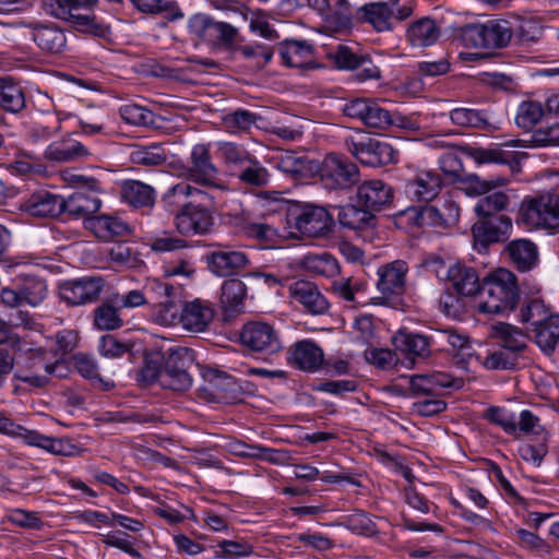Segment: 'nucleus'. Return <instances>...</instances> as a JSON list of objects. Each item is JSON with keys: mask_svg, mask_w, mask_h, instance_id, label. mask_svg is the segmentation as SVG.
<instances>
[{"mask_svg": "<svg viewBox=\"0 0 559 559\" xmlns=\"http://www.w3.org/2000/svg\"><path fill=\"white\" fill-rule=\"evenodd\" d=\"M63 198L41 190L26 199L21 207L33 216L55 217L63 213Z\"/></svg>", "mask_w": 559, "mask_h": 559, "instance_id": "nucleus-25", "label": "nucleus"}, {"mask_svg": "<svg viewBox=\"0 0 559 559\" xmlns=\"http://www.w3.org/2000/svg\"><path fill=\"white\" fill-rule=\"evenodd\" d=\"M287 223L302 236L321 237L329 233L333 219L324 207L308 203L290 207Z\"/></svg>", "mask_w": 559, "mask_h": 559, "instance_id": "nucleus-6", "label": "nucleus"}, {"mask_svg": "<svg viewBox=\"0 0 559 559\" xmlns=\"http://www.w3.org/2000/svg\"><path fill=\"white\" fill-rule=\"evenodd\" d=\"M433 342V336L402 331L397 332L393 337V343L397 350L420 358H426L430 355V347Z\"/></svg>", "mask_w": 559, "mask_h": 559, "instance_id": "nucleus-30", "label": "nucleus"}, {"mask_svg": "<svg viewBox=\"0 0 559 559\" xmlns=\"http://www.w3.org/2000/svg\"><path fill=\"white\" fill-rule=\"evenodd\" d=\"M129 157L133 164L142 166H158L167 159L164 147L158 143L147 146L135 145L132 147Z\"/></svg>", "mask_w": 559, "mask_h": 559, "instance_id": "nucleus-44", "label": "nucleus"}, {"mask_svg": "<svg viewBox=\"0 0 559 559\" xmlns=\"http://www.w3.org/2000/svg\"><path fill=\"white\" fill-rule=\"evenodd\" d=\"M439 29L433 20L424 17L413 23L407 29V38L413 46L426 47L435 44Z\"/></svg>", "mask_w": 559, "mask_h": 559, "instance_id": "nucleus-40", "label": "nucleus"}, {"mask_svg": "<svg viewBox=\"0 0 559 559\" xmlns=\"http://www.w3.org/2000/svg\"><path fill=\"white\" fill-rule=\"evenodd\" d=\"M109 259L116 265L126 269H136L142 261L134 250L126 243H117L110 249Z\"/></svg>", "mask_w": 559, "mask_h": 559, "instance_id": "nucleus-59", "label": "nucleus"}, {"mask_svg": "<svg viewBox=\"0 0 559 559\" xmlns=\"http://www.w3.org/2000/svg\"><path fill=\"white\" fill-rule=\"evenodd\" d=\"M518 426V438H520L521 433L532 435L536 437H540L542 440L547 439V431L540 425L539 418L535 416L531 411L524 409L520 413Z\"/></svg>", "mask_w": 559, "mask_h": 559, "instance_id": "nucleus-61", "label": "nucleus"}, {"mask_svg": "<svg viewBox=\"0 0 559 559\" xmlns=\"http://www.w3.org/2000/svg\"><path fill=\"white\" fill-rule=\"evenodd\" d=\"M512 35L513 32L507 21H489L464 26L460 38L465 47L498 49L507 46Z\"/></svg>", "mask_w": 559, "mask_h": 559, "instance_id": "nucleus-4", "label": "nucleus"}, {"mask_svg": "<svg viewBox=\"0 0 559 559\" xmlns=\"http://www.w3.org/2000/svg\"><path fill=\"white\" fill-rule=\"evenodd\" d=\"M545 117L544 106L539 102H523L519 106L515 117L516 124L525 130H531Z\"/></svg>", "mask_w": 559, "mask_h": 559, "instance_id": "nucleus-50", "label": "nucleus"}, {"mask_svg": "<svg viewBox=\"0 0 559 559\" xmlns=\"http://www.w3.org/2000/svg\"><path fill=\"white\" fill-rule=\"evenodd\" d=\"M118 294L103 301L94 309V326L100 331H114L123 325V319L119 314L120 306H117Z\"/></svg>", "mask_w": 559, "mask_h": 559, "instance_id": "nucleus-35", "label": "nucleus"}, {"mask_svg": "<svg viewBox=\"0 0 559 559\" xmlns=\"http://www.w3.org/2000/svg\"><path fill=\"white\" fill-rule=\"evenodd\" d=\"M245 59L251 60L258 69L267 64L273 57V49L271 46L264 44H252L239 46L236 49Z\"/></svg>", "mask_w": 559, "mask_h": 559, "instance_id": "nucleus-57", "label": "nucleus"}, {"mask_svg": "<svg viewBox=\"0 0 559 559\" xmlns=\"http://www.w3.org/2000/svg\"><path fill=\"white\" fill-rule=\"evenodd\" d=\"M19 438H22L29 445L41 448L55 455L78 456L83 452L80 447L72 443L69 439L44 436L24 427L21 428Z\"/></svg>", "mask_w": 559, "mask_h": 559, "instance_id": "nucleus-17", "label": "nucleus"}, {"mask_svg": "<svg viewBox=\"0 0 559 559\" xmlns=\"http://www.w3.org/2000/svg\"><path fill=\"white\" fill-rule=\"evenodd\" d=\"M213 318L214 309L211 302L197 298L182 305L179 323L188 332L200 333L206 330Z\"/></svg>", "mask_w": 559, "mask_h": 559, "instance_id": "nucleus-14", "label": "nucleus"}, {"mask_svg": "<svg viewBox=\"0 0 559 559\" xmlns=\"http://www.w3.org/2000/svg\"><path fill=\"white\" fill-rule=\"evenodd\" d=\"M178 301L179 296L157 302L153 311V320L164 326H174L178 324L180 316L178 314Z\"/></svg>", "mask_w": 559, "mask_h": 559, "instance_id": "nucleus-54", "label": "nucleus"}, {"mask_svg": "<svg viewBox=\"0 0 559 559\" xmlns=\"http://www.w3.org/2000/svg\"><path fill=\"white\" fill-rule=\"evenodd\" d=\"M273 162L277 169L293 178L306 177L313 169L312 162L309 158L293 151L280 153L273 157Z\"/></svg>", "mask_w": 559, "mask_h": 559, "instance_id": "nucleus-36", "label": "nucleus"}, {"mask_svg": "<svg viewBox=\"0 0 559 559\" xmlns=\"http://www.w3.org/2000/svg\"><path fill=\"white\" fill-rule=\"evenodd\" d=\"M121 118L134 126H151L154 123L152 111L136 104H126L119 109Z\"/></svg>", "mask_w": 559, "mask_h": 559, "instance_id": "nucleus-58", "label": "nucleus"}, {"mask_svg": "<svg viewBox=\"0 0 559 559\" xmlns=\"http://www.w3.org/2000/svg\"><path fill=\"white\" fill-rule=\"evenodd\" d=\"M362 123L369 128L384 130L394 123V119L390 110L370 100Z\"/></svg>", "mask_w": 559, "mask_h": 559, "instance_id": "nucleus-55", "label": "nucleus"}, {"mask_svg": "<svg viewBox=\"0 0 559 559\" xmlns=\"http://www.w3.org/2000/svg\"><path fill=\"white\" fill-rule=\"evenodd\" d=\"M357 202L371 213L381 211L393 200L391 187L380 179L364 181L357 189Z\"/></svg>", "mask_w": 559, "mask_h": 559, "instance_id": "nucleus-16", "label": "nucleus"}, {"mask_svg": "<svg viewBox=\"0 0 559 559\" xmlns=\"http://www.w3.org/2000/svg\"><path fill=\"white\" fill-rule=\"evenodd\" d=\"M210 33L209 44L229 48L236 40L238 29L231 24L214 20Z\"/></svg>", "mask_w": 559, "mask_h": 559, "instance_id": "nucleus-56", "label": "nucleus"}, {"mask_svg": "<svg viewBox=\"0 0 559 559\" xmlns=\"http://www.w3.org/2000/svg\"><path fill=\"white\" fill-rule=\"evenodd\" d=\"M519 356L514 352L501 348L488 355L483 365L489 370H511L518 365Z\"/></svg>", "mask_w": 559, "mask_h": 559, "instance_id": "nucleus-60", "label": "nucleus"}, {"mask_svg": "<svg viewBox=\"0 0 559 559\" xmlns=\"http://www.w3.org/2000/svg\"><path fill=\"white\" fill-rule=\"evenodd\" d=\"M348 152L361 164L380 167L394 162L395 151L388 142L366 139L359 142H346Z\"/></svg>", "mask_w": 559, "mask_h": 559, "instance_id": "nucleus-10", "label": "nucleus"}, {"mask_svg": "<svg viewBox=\"0 0 559 559\" xmlns=\"http://www.w3.org/2000/svg\"><path fill=\"white\" fill-rule=\"evenodd\" d=\"M319 176L323 187L331 191L349 190L360 181L357 165L335 153H330L323 158Z\"/></svg>", "mask_w": 559, "mask_h": 559, "instance_id": "nucleus-5", "label": "nucleus"}, {"mask_svg": "<svg viewBox=\"0 0 559 559\" xmlns=\"http://www.w3.org/2000/svg\"><path fill=\"white\" fill-rule=\"evenodd\" d=\"M555 314L556 313L550 312L544 301L533 299L521 308L519 317L523 324L528 325L527 333H530L531 330H534L536 326H540L545 320Z\"/></svg>", "mask_w": 559, "mask_h": 559, "instance_id": "nucleus-45", "label": "nucleus"}, {"mask_svg": "<svg viewBox=\"0 0 559 559\" xmlns=\"http://www.w3.org/2000/svg\"><path fill=\"white\" fill-rule=\"evenodd\" d=\"M397 0L370 2L358 9V19L370 24L377 32H389L394 28L393 10Z\"/></svg>", "mask_w": 559, "mask_h": 559, "instance_id": "nucleus-18", "label": "nucleus"}, {"mask_svg": "<svg viewBox=\"0 0 559 559\" xmlns=\"http://www.w3.org/2000/svg\"><path fill=\"white\" fill-rule=\"evenodd\" d=\"M105 286L99 276H84L62 283L59 286V296L68 305L82 306L98 299Z\"/></svg>", "mask_w": 559, "mask_h": 559, "instance_id": "nucleus-8", "label": "nucleus"}, {"mask_svg": "<svg viewBox=\"0 0 559 559\" xmlns=\"http://www.w3.org/2000/svg\"><path fill=\"white\" fill-rule=\"evenodd\" d=\"M121 199L134 207L152 206L155 202L154 189L138 180H127L121 185Z\"/></svg>", "mask_w": 559, "mask_h": 559, "instance_id": "nucleus-37", "label": "nucleus"}, {"mask_svg": "<svg viewBox=\"0 0 559 559\" xmlns=\"http://www.w3.org/2000/svg\"><path fill=\"white\" fill-rule=\"evenodd\" d=\"M509 145L506 143L499 147L489 148L467 145L462 147V152L478 165L507 164L514 168L520 165V157L519 153L504 148Z\"/></svg>", "mask_w": 559, "mask_h": 559, "instance_id": "nucleus-22", "label": "nucleus"}, {"mask_svg": "<svg viewBox=\"0 0 559 559\" xmlns=\"http://www.w3.org/2000/svg\"><path fill=\"white\" fill-rule=\"evenodd\" d=\"M288 354V360L294 367L308 372L317 371L324 360L322 349L308 340L295 343Z\"/></svg>", "mask_w": 559, "mask_h": 559, "instance_id": "nucleus-21", "label": "nucleus"}, {"mask_svg": "<svg viewBox=\"0 0 559 559\" xmlns=\"http://www.w3.org/2000/svg\"><path fill=\"white\" fill-rule=\"evenodd\" d=\"M459 218V207L453 202H445L442 209L424 206L416 214V224L420 227L447 228Z\"/></svg>", "mask_w": 559, "mask_h": 559, "instance_id": "nucleus-26", "label": "nucleus"}, {"mask_svg": "<svg viewBox=\"0 0 559 559\" xmlns=\"http://www.w3.org/2000/svg\"><path fill=\"white\" fill-rule=\"evenodd\" d=\"M41 7L48 15L72 23L81 32H91L95 28L94 16L90 13L73 15L71 9H64L55 0H41Z\"/></svg>", "mask_w": 559, "mask_h": 559, "instance_id": "nucleus-32", "label": "nucleus"}, {"mask_svg": "<svg viewBox=\"0 0 559 559\" xmlns=\"http://www.w3.org/2000/svg\"><path fill=\"white\" fill-rule=\"evenodd\" d=\"M472 233L474 240L484 247L490 243L507 241L512 234L513 223L511 217L501 215L478 216Z\"/></svg>", "mask_w": 559, "mask_h": 559, "instance_id": "nucleus-11", "label": "nucleus"}, {"mask_svg": "<svg viewBox=\"0 0 559 559\" xmlns=\"http://www.w3.org/2000/svg\"><path fill=\"white\" fill-rule=\"evenodd\" d=\"M190 158L189 177L202 185H213L217 169L211 160L209 146L205 144L194 145Z\"/></svg>", "mask_w": 559, "mask_h": 559, "instance_id": "nucleus-27", "label": "nucleus"}, {"mask_svg": "<svg viewBox=\"0 0 559 559\" xmlns=\"http://www.w3.org/2000/svg\"><path fill=\"white\" fill-rule=\"evenodd\" d=\"M439 277L448 281L455 293L460 296L469 297L480 289L479 276L476 270L460 262L447 266L440 263L436 270Z\"/></svg>", "mask_w": 559, "mask_h": 559, "instance_id": "nucleus-12", "label": "nucleus"}, {"mask_svg": "<svg viewBox=\"0 0 559 559\" xmlns=\"http://www.w3.org/2000/svg\"><path fill=\"white\" fill-rule=\"evenodd\" d=\"M337 221L346 228L360 230L373 227L376 216L365 206L348 204L338 209Z\"/></svg>", "mask_w": 559, "mask_h": 559, "instance_id": "nucleus-34", "label": "nucleus"}, {"mask_svg": "<svg viewBox=\"0 0 559 559\" xmlns=\"http://www.w3.org/2000/svg\"><path fill=\"white\" fill-rule=\"evenodd\" d=\"M247 287L245 283L238 278H231L224 282L222 286L221 301L233 311H237L242 305L246 296Z\"/></svg>", "mask_w": 559, "mask_h": 559, "instance_id": "nucleus-51", "label": "nucleus"}, {"mask_svg": "<svg viewBox=\"0 0 559 559\" xmlns=\"http://www.w3.org/2000/svg\"><path fill=\"white\" fill-rule=\"evenodd\" d=\"M528 334H532L535 343L544 353H552L559 342V314L556 313L545 320L540 326L531 330Z\"/></svg>", "mask_w": 559, "mask_h": 559, "instance_id": "nucleus-39", "label": "nucleus"}, {"mask_svg": "<svg viewBox=\"0 0 559 559\" xmlns=\"http://www.w3.org/2000/svg\"><path fill=\"white\" fill-rule=\"evenodd\" d=\"M26 107L24 91L10 78L0 79V108L19 114Z\"/></svg>", "mask_w": 559, "mask_h": 559, "instance_id": "nucleus-38", "label": "nucleus"}, {"mask_svg": "<svg viewBox=\"0 0 559 559\" xmlns=\"http://www.w3.org/2000/svg\"><path fill=\"white\" fill-rule=\"evenodd\" d=\"M407 272L408 266L402 260L381 265L377 271L379 276L377 288L381 296L376 298L378 300L376 304L384 305L392 297L402 295L405 292Z\"/></svg>", "mask_w": 559, "mask_h": 559, "instance_id": "nucleus-9", "label": "nucleus"}, {"mask_svg": "<svg viewBox=\"0 0 559 559\" xmlns=\"http://www.w3.org/2000/svg\"><path fill=\"white\" fill-rule=\"evenodd\" d=\"M521 221L531 228L555 229L559 226V195L549 191L526 197L521 203Z\"/></svg>", "mask_w": 559, "mask_h": 559, "instance_id": "nucleus-2", "label": "nucleus"}, {"mask_svg": "<svg viewBox=\"0 0 559 559\" xmlns=\"http://www.w3.org/2000/svg\"><path fill=\"white\" fill-rule=\"evenodd\" d=\"M19 287L25 302L34 307L39 305L47 296L46 283L35 276H25Z\"/></svg>", "mask_w": 559, "mask_h": 559, "instance_id": "nucleus-53", "label": "nucleus"}, {"mask_svg": "<svg viewBox=\"0 0 559 559\" xmlns=\"http://www.w3.org/2000/svg\"><path fill=\"white\" fill-rule=\"evenodd\" d=\"M202 376L206 382L203 390L214 400L224 399V393L234 385L231 377L213 368L203 369Z\"/></svg>", "mask_w": 559, "mask_h": 559, "instance_id": "nucleus-46", "label": "nucleus"}, {"mask_svg": "<svg viewBox=\"0 0 559 559\" xmlns=\"http://www.w3.org/2000/svg\"><path fill=\"white\" fill-rule=\"evenodd\" d=\"M290 296L312 314H322L329 308V302L320 293L317 285L308 281H297L289 286Z\"/></svg>", "mask_w": 559, "mask_h": 559, "instance_id": "nucleus-24", "label": "nucleus"}, {"mask_svg": "<svg viewBox=\"0 0 559 559\" xmlns=\"http://www.w3.org/2000/svg\"><path fill=\"white\" fill-rule=\"evenodd\" d=\"M217 154L224 164L234 170H239L253 155L241 144L218 142Z\"/></svg>", "mask_w": 559, "mask_h": 559, "instance_id": "nucleus-41", "label": "nucleus"}, {"mask_svg": "<svg viewBox=\"0 0 559 559\" xmlns=\"http://www.w3.org/2000/svg\"><path fill=\"white\" fill-rule=\"evenodd\" d=\"M238 180L250 187L261 188L270 181L267 169L253 155L236 174Z\"/></svg>", "mask_w": 559, "mask_h": 559, "instance_id": "nucleus-42", "label": "nucleus"}, {"mask_svg": "<svg viewBox=\"0 0 559 559\" xmlns=\"http://www.w3.org/2000/svg\"><path fill=\"white\" fill-rule=\"evenodd\" d=\"M176 227L182 235L204 234L212 226L211 214L192 204H182V210L176 215Z\"/></svg>", "mask_w": 559, "mask_h": 559, "instance_id": "nucleus-23", "label": "nucleus"}, {"mask_svg": "<svg viewBox=\"0 0 559 559\" xmlns=\"http://www.w3.org/2000/svg\"><path fill=\"white\" fill-rule=\"evenodd\" d=\"M442 188V179L432 170H420L408 178L404 192L412 201L429 202L433 200Z\"/></svg>", "mask_w": 559, "mask_h": 559, "instance_id": "nucleus-13", "label": "nucleus"}, {"mask_svg": "<svg viewBox=\"0 0 559 559\" xmlns=\"http://www.w3.org/2000/svg\"><path fill=\"white\" fill-rule=\"evenodd\" d=\"M451 121L460 127L487 130L491 127L486 116L471 108H455L450 112Z\"/></svg>", "mask_w": 559, "mask_h": 559, "instance_id": "nucleus-49", "label": "nucleus"}, {"mask_svg": "<svg viewBox=\"0 0 559 559\" xmlns=\"http://www.w3.org/2000/svg\"><path fill=\"white\" fill-rule=\"evenodd\" d=\"M102 205L100 199L92 193L76 191L69 198L63 199V213L72 217H90L96 213Z\"/></svg>", "mask_w": 559, "mask_h": 559, "instance_id": "nucleus-31", "label": "nucleus"}, {"mask_svg": "<svg viewBox=\"0 0 559 559\" xmlns=\"http://www.w3.org/2000/svg\"><path fill=\"white\" fill-rule=\"evenodd\" d=\"M510 197L503 191H493L480 198L475 204L477 216H491L508 210Z\"/></svg>", "mask_w": 559, "mask_h": 559, "instance_id": "nucleus-47", "label": "nucleus"}, {"mask_svg": "<svg viewBox=\"0 0 559 559\" xmlns=\"http://www.w3.org/2000/svg\"><path fill=\"white\" fill-rule=\"evenodd\" d=\"M163 372L160 386L177 392H183L191 388L192 376L190 368L193 366V352L188 347H170L162 357Z\"/></svg>", "mask_w": 559, "mask_h": 559, "instance_id": "nucleus-3", "label": "nucleus"}, {"mask_svg": "<svg viewBox=\"0 0 559 559\" xmlns=\"http://www.w3.org/2000/svg\"><path fill=\"white\" fill-rule=\"evenodd\" d=\"M25 26L31 29L33 40L44 52L58 55L64 51L67 36L56 24L27 23Z\"/></svg>", "mask_w": 559, "mask_h": 559, "instance_id": "nucleus-15", "label": "nucleus"}, {"mask_svg": "<svg viewBox=\"0 0 559 559\" xmlns=\"http://www.w3.org/2000/svg\"><path fill=\"white\" fill-rule=\"evenodd\" d=\"M479 292V312L503 314L512 311L519 299L516 276L507 269H499L484 282Z\"/></svg>", "mask_w": 559, "mask_h": 559, "instance_id": "nucleus-1", "label": "nucleus"}, {"mask_svg": "<svg viewBox=\"0 0 559 559\" xmlns=\"http://www.w3.org/2000/svg\"><path fill=\"white\" fill-rule=\"evenodd\" d=\"M304 266L318 275L332 277L338 273V263L330 254H309L305 257Z\"/></svg>", "mask_w": 559, "mask_h": 559, "instance_id": "nucleus-52", "label": "nucleus"}, {"mask_svg": "<svg viewBox=\"0 0 559 559\" xmlns=\"http://www.w3.org/2000/svg\"><path fill=\"white\" fill-rule=\"evenodd\" d=\"M133 345L118 341L114 335L107 334L100 337L98 350L108 358H119L132 350Z\"/></svg>", "mask_w": 559, "mask_h": 559, "instance_id": "nucleus-64", "label": "nucleus"}, {"mask_svg": "<svg viewBox=\"0 0 559 559\" xmlns=\"http://www.w3.org/2000/svg\"><path fill=\"white\" fill-rule=\"evenodd\" d=\"M258 119L255 114L247 109H237L223 116L222 123L229 134H240L249 132Z\"/></svg>", "mask_w": 559, "mask_h": 559, "instance_id": "nucleus-43", "label": "nucleus"}, {"mask_svg": "<svg viewBox=\"0 0 559 559\" xmlns=\"http://www.w3.org/2000/svg\"><path fill=\"white\" fill-rule=\"evenodd\" d=\"M60 118L55 114H48L35 122L32 130V138L35 141L50 139L60 131Z\"/></svg>", "mask_w": 559, "mask_h": 559, "instance_id": "nucleus-62", "label": "nucleus"}, {"mask_svg": "<svg viewBox=\"0 0 559 559\" xmlns=\"http://www.w3.org/2000/svg\"><path fill=\"white\" fill-rule=\"evenodd\" d=\"M503 252L519 272L533 270L539 261L537 246L530 239L519 238L510 241Z\"/></svg>", "mask_w": 559, "mask_h": 559, "instance_id": "nucleus-20", "label": "nucleus"}, {"mask_svg": "<svg viewBox=\"0 0 559 559\" xmlns=\"http://www.w3.org/2000/svg\"><path fill=\"white\" fill-rule=\"evenodd\" d=\"M489 334L502 348L514 352L518 356L526 348L528 333L512 324L497 322L490 326Z\"/></svg>", "mask_w": 559, "mask_h": 559, "instance_id": "nucleus-29", "label": "nucleus"}, {"mask_svg": "<svg viewBox=\"0 0 559 559\" xmlns=\"http://www.w3.org/2000/svg\"><path fill=\"white\" fill-rule=\"evenodd\" d=\"M207 266L217 276H230L248 264L243 252L218 248L206 257Z\"/></svg>", "mask_w": 559, "mask_h": 559, "instance_id": "nucleus-19", "label": "nucleus"}, {"mask_svg": "<svg viewBox=\"0 0 559 559\" xmlns=\"http://www.w3.org/2000/svg\"><path fill=\"white\" fill-rule=\"evenodd\" d=\"M188 198L203 201L207 195L200 189L182 181L175 185L165 193L164 202L169 206L175 205L182 210V204H191L190 202H187Z\"/></svg>", "mask_w": 559, "mask_h": 559, "instance_id": "nucleus-48", "label": "nucleus"}, {"mask_svg": "<svg viewBox=\"0 0 559 559\" xmlns=\"http://www.w3.org/2000/svg\"><path fill=\"white\" fill-rule=\"evenodd\" d=\"M239 338L241 345L249 352L266 356L275 355L284 347L278 332L271 324L261 321L246 323Z\"/></svg>", "mask_w": 559, "mask_h": 559, "instance_id": "nucleus-7", "label": "nucleus"}, {"mask_svg": "<svg viewBox=\"0 0 559 559\" xmlns=\"http://www.w3.org/2000/svg\"><path fill=\"white\" fill-rule=\"evenodd\" d=\"M73 361L75 369L82 377L99 383L105 390H108L110 386H112V384L105 382L99 377L97 366L91 357L83 354H78L73 356Z\"/></svg>", "mask_w": 559, "mask_h": 559, "instance_id": "nucleus-63", "label": "nucleus"}, {"mask_svg": "<svg viewBox=\"0 0 559 559\" xmlns=\"http://www.w3.org/2000/svg\"><path fill=\"white\" fill-rule=\"evenodd\" d=\"M280 55L286 66L304 68L312 62L313 49L307 41L286 40L280 46Z\"/></svg>", "mask_w": 559, "mask_h": 559, "instance_id": "nucleus-33", "label": "nucleus"}, {"mask_svg": "<svg viewBox=\"0 0 559 559\" xmlns=\"http://www.w3.org/2000/svg\"><path fill=\"white\" fill-rule=\"evenodd\" d=\"M88 155V150L82 143L72 139L52 142L44 152V158L55 163H70Z\"/></svg>", "mask_w": 559, "mask_h": 559, "instance_id": "nucleus-28", "label": "nucleus"}]
</instances>
